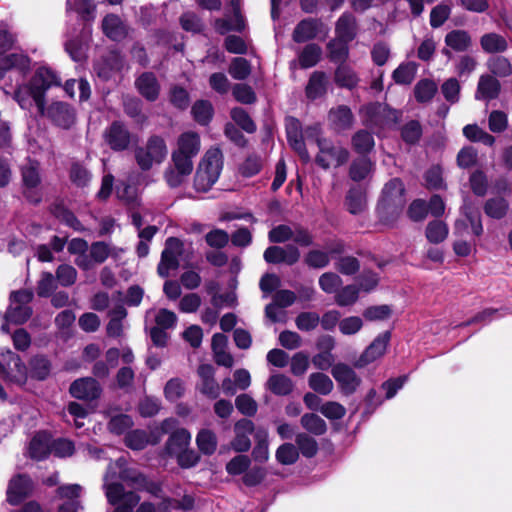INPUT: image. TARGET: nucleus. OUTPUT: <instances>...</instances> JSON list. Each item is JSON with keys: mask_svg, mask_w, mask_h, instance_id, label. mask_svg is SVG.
Listing matches in <instances>:
<instances>
[{"mask_svg": "<svg viewBox=\"0 0 512 512\" xmlns=\"http://www.w3.org/2000/svg\"><path fill=\"white\" fill-rule=\"evenodd\" d=\"M95 6L92 0H67V14L72 19L73 16L81 26V30L77 33V29L68 30L67 40L65 41V50L69 56L76 62L85 58L86 44L90 35V27L87 22L94 19Z\"/></svg>", "mask_w": 512, "mask_h": 512, "instance_id": "1", "label": "nucleus"}, {"mask_svg": "<svg viewBox=\"0 0 512 512\" xmlns=\"http://www.w3.org/2000/svg\"><path fill=\"white\" fill-rule=\"evenodd\" d=\"M223 169V154L220 148L211 147L199 162L194 178L196 192H208L218 181Z\"/></svg>", "mask_w": 512, "mask_h": 512, "instance_id": "2", "label": "nucleus"}, {"mask_svg": "<svg viewBox=\"0 0 512 512\" xmlns=\"http://www.w3.org/2000/svg\"><path fill=\"white\" fill-rule=\"evenodd\" d=\"M359 113L362 123L376 133L394 128L401 118L400 111L391 109L383 103L365 105Z\"/></svg>", "mask_w": 512, "mask_h": 512, "instance_id": "3", "label": "nucleus"}, {"mask_svg": "<svg viewBox=\"0 0 512 512\" xmlns=\"http://www.w3.org/2000/svg\"><path fill=\"white\" fill-rule=\"evenodd\" d=\"M30 85L32 86L35 105L40 114H43L47 90L51 87L60 86L61 79L50 67L41 66L35 71L30 81Z\"/></svg>", "mask_w": 512, "mask_h": 512, "instance_id": "4", "label": "nucleus"}, {"mask_svg": "<svg viewBox=\"0 0 512 512\" xmlns=\"http://www.w3.org/2000/svg\"><path fill=\"white\" fill-rule=\"evenodd\" d=\"M167 146L160 136H151L144 147L135 150V159L142 170H149L154 164H161L167 156Z\"/></svg>", "mask_w": 512, "mask_h": 512, "instance_id": "5", "label": "nucleus"}, {"mask_svg": "<svg viewBox=\"0 0 512 512\" xmlns=\"http://www.w3.org/2000/svg\"><path fill=\"white\" fill-rule=\"evenodd\" d=\"M348 158L349 152L343 146L335 144L330 139L319 141L315 162L321 168L329 169L342 166L347 162Z\"/></svg>", "mask_w": 512, "mask_h": 512, "instance_id": "6", "label": "nucleus"}, {"mask_svg": "<svg viewBox=\"0 0 512 512\" xmlns=\"http://www.w3.org/2000/svg\"><path fill=\"white\" fill-rule=\"evenodd\" d=\"M404 195L382 194L376 207V213L383 225L393 227L397 222L405 206Z\"/></svg>", "mask_w": 512, "mask_h": 512, "instance_id": "7", "label": "nucleus"}, {"mask_svg": "<svg viewBox=\"0 0 512 512\" xmlns=\"http://www.w3.org/2000/svg\"><path fill=\"white\" fill-rule=\"evenodd\" d=\"M34 488V481L29 474L17 473L8 482L6 501L11 506H18L32 496Z\"/></svg>", "mask_w": 512, "mask_h": 512, "instance_id": "8", "label": "nucleus"}, {"mask_svg": "<svg viewBox=\"0 0 512 512\" xmlns=\"http://www.w3.org/2000/svg\"><path fill=\"white\" fill-rule=\"evenodd\" d=\"M56 126L62 129H70L76 122L75 109L68 103L62 101L52 102L44 113Z\"/></svg>", "mask_w": 512, "mask_h": 512, "instance_id": "9", "label": "nucleus"}, {"mask_svg": "<svg viewBox=\"0 0 512 512\" xmlns=\"http://www.w3.org/2000/svg\"><path fill=\"white\" fill-rule=\"evenodd\" d=\"M391 335V331L389 330L380 333L355 361L354 366L356 368H364L382 357L389 345Z\"/></svg>", "mask_w": 512, "mask_h": 512, "instance_id": "10", "label": "nucleus"}, {"mask_svg": "<svg viewBox=\"0 0 512 512\" xmlns=\"http://www.w3.org/2000/svg\"><path fill=\"white\" fill-rule=\"evenodd\" d=\"M331 374L339 384L341 392L352 395L361 384V379L356 372L345 363H337L332 367Z\"/></svg>", "mask_w": 512, "mask_h": 512, "instance_id": "11", "label": "nucleus"}, {"mask_svg": "<svg viewBox=\"0 0 512 512\" xmlns=\"http://www.w3.org/2000/svg\"><path fill=\"white\" fill-rule=\"evenodd\" d=\"M69 393L76 399L93 401L100 398L102 394V387L95 378L84 377L71 383Z\"/></svg>", "mask_w": 512, "mask_h": 512, "instance_id": "12", "label": "nucleus"}, {"mask_svg": "<svg viewBox=\"0 0 512 512\" xmlns=\"http://www.w3.org/2000/svg\"><path fill=\"white\" fill-rule=\"evenodd\" d=\"M257 429L252 420L241 418L234 424L235 436L230 442L231 448L238 453H245L251 448L250 435H254Z\"/></svg>", "mask_w": 512, "mask_h": 512, "instance_id": "13", "label": "nucleus"}, {"mask_svg": "<svg viewBox=\"0 0 512 512\" xmlns=\"http://www.w3.org/2000/svg\"><path fill=\"white\" fill-rule=\"evenodd\" d=\"M285 127L290 146L298 153L304 162H308L310 155L303 140L304 131H302L300 121L294 117H287L285 119Z\"/></svg>", "mask_w": 512, "mask_h": 512, "instance_id": "14", "label": "nucleus"}, {"mask_svg": "<svg viewBox=\"0 0 512 512\" xmlns=\"http://www.w3.org/2000/svg\"><path fill=\"white\" fill-rule=\"evenodd\" d=\"M263 257L269 264L285 263L292 266L299 261L300 251L292 244L286 245L285 248L273 245L266 248Z\"/></svg>", "mask_w": 512, "mask_h": 512, "instance_id": "15", "label": "nucleus"}, {"mask_svg": "<svg viewBox=\"0 0 512 512\" xmlns=\"http://www.w3.org/2000/svg\"><path fill=\"white\" fill-rule=\"evenodd\" d=\"M105 140L111 149L125 150L130 143V133L126 127L118 121L113 122L105 131Z\"/></svg>", "mask_w": 512, "mask_h": 512, "instance_id": "16", "label": "nucleus"}, {"mask_svg": "<svg viewBox=\"0 0 512 512\" xmlns=\"http://www.w3.org/2000/svg\"><path fill=\"white\" fill-rule=\"evenodd\" d=\"M191 441V434L185 428H179L173 431L168 437L164 453L169 457H176L180 451H183Z\"/></svg>", "mask_w": 512, "mask_h": 512, "instance_id": "17", "label": "nucleus"}, {"mask_svg": "<svg viewBox=\"0 0 512 512\" xmlns=\"http://www.w3.org/2000/svg\"><path fill=\"white\" fill-rule=\"evenodd\" d=\"M11 69L25 73L30 69L29 57L23 53L5 54L0 52V79Z\"/></svg>", "mask_w": 512, "mask_h": 512, "instance_id": "18", "label": "nucleus"}, {"mask_svg": "<svg viewBox=\"0 0 512 512\" xmlns=\"http://www.w3.org/2000/svg\"><path fill=\"white\" fill-rule=\"evenodd\" d=\"M500 89V82L495 77L488 74L481 75L475 92V98L488 102L498 97Z\"/></svg>", "mask_w": 512, "mask_h": 512, "instance_id": "19", "label": "nucleus"}, {"mask_svg": "<svg viewBox=\"0 0 512 512\" xmlns=\"http://www.w3.org/2000/svg\"><path fill=\"white\" fill-rule=\"evenodd\" d=\"M51 369L52 363L44 354H36L28 361V375L33 380H46L51 373Z\"/></svg>", "mask_w": 512, "mask_h": 512, "instance_id": "20", "label": "nucleus"}, {"mask_svg": "<svg viewBox=\"0 0 512 512\" xmlns=\"http://www.w3.org/2000/svg\"><path fill=\"white\" fill-rule=\"evenodd\" d=\"M353 120L352 111L346 105L332 108L328 113L329 125L338 132L349 129L353 124Z\"/></svg>", "mask_w": 512, "mask_h": 512, "instance_id": "21", "label": "nucleus"}, {"mask_svg": "<svg viewBox=\"0 0 512 512\" xmlns=\"http://www.w3.org/2000/svg\"><path fill=\"white\" fill-rule=\"evenodd\" d=\"M103 33L113 41H120L128 34L127 25L121 18L114 14H108L102 21Z\"/></svg>", "mask_w": 512, "mask_h": 512, "instance_id": "22", "label": "nucleus"}, {"mask_svg": "<svg viewBox=\"0 0 512 512\" xmlns=\"http://www.w3.org/2000/svg\"><path fill=\"white\" fill-rule=\"evenodd\" d=\"M322 26V22L318 19H304L295 27L293 40L297 43H301L313 39L321 31Z\"/></svg>", "mask_w": 512, "mask_h": 512, "instance_id": "23", "label": "nucleus"}, {"mask_svg": "<svg viewBox=\"0 0 512 512\" xmlns=\"http://www.w3.org/2000/svg\"><path fill=\"white\" fill-rule=\"evenodd\" d=\"M135 84L139 93L148 101H155L157 99L160 86L153 73L145 72L141 74Z\"/></svg>", "mask_w": 512, "mask_h": 512, "instance_id": "24", "label": "nucleus"}, {"mask_svg": "<svg viewBox=\"0 0 512 512\" xmlns=\"http://www.w3.org/2000/svg\"><path fill=\"white\" fill-rule=\"evenodd\" d=\"M123 67V59L116 51H110L107 58L103 61H97L94 64V70L99 77L108 79L112 72L118 71Z\"/></svg>", "mask_w": 512, "mask_h": 512, "instance_id": "25", "label": "nucleus"}, {"mask_svg": "<svg viewBox=\"0 0 512 512\" xmlns=\"http://www.w3.org/2000/svg\"><path fill=\"white\" fill-rule=\"evenodd\" d=\"M201 141L198 133L187 131L182 133L177 140V149L182 154L195 157L200 151Z\"/></svg>", "mask_w": 512, "mask_h": 512, "instance_id": "26", "label": "nucleus"}, {"mask_svg": "<svg viewBox=\"0 0 512 512\" xmlns=\"http://www.w3.org/2000/svg\"><path fill=\"white\" fill-rule=\"evenodd\" d=\"M49 211L55 218L70 228H73L76 231H80L82 229L81 222L75 214L63 204V202L56 201L52 203L49 207Z\"/></svg>", "mask_w": 512, "mask_h": 512, "instance_id": "27", "label": "nucleus"}, {"mask_svg": "<svg viewBox=\"0 0 512 512\" xmlns=\"http://www.w3.org/2000/svg\"><path fill=\"white\" fill-rule=\"evenodd\" d=\"M255 446L252 450V458L256 462L264 463L268 460V432L265 428L259 427L254 433Z\"/></svg>", "mask_w": 512, "mask_h": 512, "instance_id": "28", "label": "nucleus"}, {"mask_svg": "<svg viewBox=\"0 0 512 512\" xmlns=\"http://www.w3.org/2000/svg\"><path fill=\"white\" fill-rule=\"evenodd\" d=\"M445 44L451 50L464 52L472 44L471 36L464 30H452L445 36Z\"/></svg>", "mask_w": 512, "mask_h": 512, "instance_id": "29", "label": "nucleus"}, {"mask_svg": "<svg viewBox=\"0 0 512 512\" xmlns=\"http://www.w3.org/2000/svg\"><path fill=\"white\" fill-rule=\"evenodd\" d=\"M337 39L351 41L356 35V21L352 14L344 13L336 23Z\"/></svg>", "mask_w": 512, "mask_h": 512, "instance_id": "30", "label": "nucleus"}, {"mask_svg": "<svg viewBox=\"0 0 512 512\" xmlns=\"http://www.w3.org/2000/svg\"><path fill=\"white\" fill-rule=\"evenodd\" d=\"M373 170V163L367 157L355 159L349 169V177L354 182L366 180Z\"/></svg>", "mask_w": 512, "mask_h": 512, "instance_id": "31", "label": "nucleus"}, {"mask_svg": "<svg viewBox=\"0 0 512 512\" xmlns=\"http://www.w3.org/2000/svg\"><path fill=\"white\" fill-rule=\"evenodd\" d=\"M267 386L277 396H287L294 388L292 380L284 374L271 375L267 381Z\"/></svg>", "mask_w": 512, "mask_h": 512, "instance_id": "32", "label": "nucleus"}, {"mask_svg": "<svg viewBox=\"0 0 512 512\" xmlns=\"http://www.w3.org/2000/svg\"><path fill=\"white\" fill-rule=\"evenodd\" d=\"M196 444L202 454L211 456L217 449V436L210 429H201L196 436Z\"/></svg>", "mask_w": 512, "mask_h": 512, "instance_id": "33", "label": "nucleus"}, {"mask_svg": "<svg viewBox=\"0 0 512 512\" xmlns=\"http://www.w3.org/2000/svg\"><path fill=\"white\" fill-rule=\"evenodd\" d=\"M301 426L308 433L315 436H322L327 432L326 422L315 413H305L300 419Z\"/></svg>", "mask_w": 512, "mask_h": 512, "instance_id": "34", "label": "nucleus"}, {"mask_svg": "<svg viewBox=\"0 0 512 512\" xmlns=\"http://www.w3.org/2000/svg\"><path fill=\"white\" fill-rule=\"evenodd\" d=\"M448 226L441 220L430 221L425 229V236L432 244L443 242L448 236Z\"/></svg>", "mask_w": 512, "mask_h": 512, "instance_id": "35", "label": "nucleus"}, {"mask_svg": "<svg viewBox=\"0 0 512 512\" xmlns=\"http://www.w3.org/2000/svg\"><path fill=\"white\" fill-rule=\"evenodd\" d=\"M296 447L305 458H313L317 455L319 447L317 441L307 433H298L295 437Z\"/></svg>", "mask_w": 512, "mask_h": 512, "instance_id": "36", "label": "nucleus"}, {"mask_svg": "<svg viewBox=\"0 0 512 512\" xmlns=\"http://www.w3.org/2000/svg\"><path fill=\"white\" fill-rule=\"evenodd\" d=\"M326 76L322 72H314L306 86V95L309 99H317L326 92Z\"/></svg>", "mask_w": 512, "mask_h": 512, "instance_id": "37", "label": "nucleus"}, {"mask_svg": "<svg viewBox=\"0 0 512 512\" xmlns=\"http://www.w3.org/2000/svg\"><path fill=\"white\" fill-rule=\"evenodd\" d=\"M509 209L508 202L501 196L488 199L484 205V212L493 219H502Z\"/></svg>", "mask_w": 512, "mask_h": 512, "instance_id": "38", "label": "nucleus"}, {"mask_svg": "<svg viewBox=\"0 0 512 512\" xmlns=\"http://www.w3.org/2000/svg\"><path fill=\"white\" fill-rule=\"evenodd\" d=\"M482 49L487 53L503 52L507 49V41L496 33L484 34L480 39Z\"/></svg>", "mask_w": 512, "mask_h": 512, "instance_id": "39", "label": "nucleus"}, {"mask_svg": "<svg viewBox=\"0 0 512 512\" xmlns=\"http://www.w3.org/2000/svg\"><path fill=\"white\" fill-rule=\"evenodd\" d=\"M418 65L415 62H406L400 64L393 72V79L397 84H410L417 73Z\"/></svg>", "mask_w": 512, "mask_h": 512, "instance_id": "40", "label": "nucleus"}, {"mask_svg": "<svg viewBox=\"0 0 512 512\" xmlns=\"http://www.w3.org/2000/svg\"><path fill=\"white\" fill-rule=\"evenodd\" d=\"M309 387L318 394L328 395L333 390V382L322 372L312 373L308 380Z\"/></svg>", "mask_w": 512, "mask_h": 512, "instance_id": "41", "label": "nucleus"}, {"mask_svg": "<svg viewBox=\"0 0 512 512\" xmlns=\"http://www.w3.org/2000/svg\"><path fill=\"white\" fill-rule=\"evenodd\" d=\"M359 299V288L355 284H349L337 290L335 302L340 307L352 306Z\"/></svg>", "mask_w": 512, "mask_h": 512, "instance_id": "42", "label": "nucleus"}, {"mask_svg": "<svg viewBox=\"0 0 512 512\" xmlns=\"http://www.w3.org/2000/svg\"><path fill=\"white\" fill-rule=\"evenodd\" d=\"M124 443L131 450L141 451L149 444V438L146 431L135 429L126 433Z\"/></svg>", "mask_w": 512, "mask_h": 512, "instance_id": "43", "label": "nucleus"}, {"mask_svg": "<svg viewBox=\"0 0 512 512\" xmlns=\"http://www.w3.org/2000/svg\"><path fill=\"white\" fill-rule=\"evenodd\" d=\"M322 50L316 44L306 45L299 54V64L302 68L307 69L315 66L321 58Z\"/></svg>", "mask_w": 512, "mask_h": 512, "instance_id": "44", "label": "nucleus"}, {"mask_svg": "<svg viewBox=\"0 0 512 512\" xmlns=\"http://www.w3.org/2000/svg\"><path fill=\"white\" fill-rule=\"evenodd\" d=\"M179 265L178 255L169 250H163L157 266V273L160 277L167 278L170 270L178 269Z\"/></svg>", "mask_w": 512, "mask_h": 512, "instance_id": "45", "label": "nucleus"}, {"mask_svg": "<svg viewBox=\"0 0 512 512\" xmlns=\"http://www.w3.org/2000/svg\"><path fill=\"white\" fill-rule=\"evenodd\" d=\"M276 460L282 465H292L299 459V451L292 443H284L276 450Z\"/></svg>", "mask_w": 512, "mask_h": 512, "instance_id": "46", "label": "nucleus"}, {"mask_svg": "<svg viewBox=\"0 0 512 512\" xmlns=\"http://www.w3.org/2000/svg\"><path fill=\"white\" fill-rule=\"evenodd\" d=\"M437 91V85L435 82L429 79L420 80L415 88L414 94L418 102L424 103L429 102L434 97Z\"/></svg>", "mask_w": 512, "mask_h": 512, "instance_id": "47", "label": "nucleus"}, {"mask_svg": "<svg viewBox=\"0 0 512 512\" xmlns=\"http://www.w3.org/2000/svg\"><path fill=\"white\" fill-rule=\"evenodd\" d=\"M245 27L244 19L240 14V11L235 10L234 19H217L215 21V29L220 34H225L231 30L242 31Z\"/></svg>", "mask_w": 512, "mask_h": 512, "instance_id": "48", "label": "nucleus"}, {"mask_svg": "<svg viewBox=\"0 0 512 512\" xmlns=\"http://www.w3.org/2000/svg\"><path fill=\"white\" fill-rule=\"evenodd\" d=\"M57 288L54 276L51 272L44 271L37 282L36 294L40 298L50 297Z\"/></svg>", "mask_w": 512, "mask_h": 512, "instance_id": "49", "label": "nucleus"}, {"mask_svg": "<svg viewBox=\"0 0 512 512\" xmlns=\"http://www.w3.org/2000/svg\"><path fill=\"white\" fill-rule=\"evenodd\" d=\"M490 72L498 77H507L512 73V66L509 60L502 56L491 57L487 62Z\"/></svg>", "mask_w": 512, "mask_h": 512, "instance_id": "50", "label": "nucleus"}, {"mask_svg": "<svg viewBox=\"0 0 512 512\" xmlns=\"http://www.w3.org/2000/svg\"><path fill=\"white\" fill-rule=\"evenodd\" d=\"M194 120L201 125H206L212 118L213 108L209 101L199 100L192 106Z\"/></svg>", "mask_w": 512, "mask_h": 512, "instance_id": "51", "label": "nucleus"}, {"mask_svg": "<svg viewBox=\"0 0 512 512\" xmlns=\"http://www.w3.org/2000/svg\"><path fill=\"white\" fill-rule=\"evenodd\" d=\"M352 145L356 152L366 154L374 147L373 136L365 130H360L354 134Z\"/></svg>", "mask_w": 512, "mask_h": 512, "instance_id": "52", "label": "nucleus"}, {"mask_svg": "<svg viewBox=\"0 0 512 512\" xmlns=\"http://www.w3.org/2000/svg\"><path fill=\"white\" fill-rule=\"evenodd\" d=\"M251 460L247 455H237L226 463L225 469L228 475L238 476L245 474L246 470L249 469Z\"/></svg>", "mask_w": 512, "mask_h": 512, "instance_id": "53", "label": "nucleus"}, {"mask_svg": "<svg viewBox=\"0 0 512 512\" xmlns=\"http://www.w3.org/2000/svg\"><path fill=\"white\" fill-rule=\"evenodd\" d=\"M335 81L342 87L352 89L357 85L358 77L351 68L340 65L335 72Z\"/></svg>", "mask_w": 512, "mask_h": 512, "instance_id": "54", "label": "nucleus"}, {"mask_svg": "<svg viewBox=\"0 0 512 512\" xmlns=\"http://www.w3.org/2000/svg\"><path fill=\"white\" fill-rule=\"evenodd\" d=\"M132 417L128 414L113 416L108 422V430L115 435H122L133 426Z\"/></svg>", "mask_w": 512, "mask_h": 512, "instance_id": "55", "label": "nucleus"}, {"mask_svg": "<svg viewBox=\"0 0 512 512\" xmlns=\"http://www.w3.org/2000/svg\"><path fill=\"white\" fill-rule=\"evenodd\" d=\"M22 178L26 187L35 188L40 183L39 163L29 160L22 167Z\"/></svg>", "mask_w": 512, "mask_h": 512, "instance_id": "56", "label": "nucleus"}, {"mask_svg": "<svg viewBox=\"0 0 512 512\" xmlns=\"http://www.w3.org/2000/svg\"><path fill=\"white\" fill-rule=\"evenodd\" d=\"M235 407L242 415L246 417H253L258 410L257 402L246 393L240 394L235 399Z\"/></svg>", "mask_w": 512, "mask_h": 512, "instance_id": "57", "label": "nucleus"}, {"mask_svg": "<svg viewBox=\"0 0 512 512\" xmlns=\"http://www.w3.org/2000/svg\"><path fill=\"white\" fill-rule=\"evenodd\" d=\"M51 449L46 441L38 436H34L30 441L29 454L30 457L37 461H43L49 457Z\"/></svg>", "mask_w": 512, "mask_h": 512, "instance_id": "58", "label": "nucleus"}, {"mask_svg": "<svg viewBox=\"0 0 512 512\" xmlns=\"http://www.w3.org/2000/svg\"><path fill=\"white\" fill-rule=\"evenodd\" d=\"M32 308L29 306L17 305L11 307L6 312V319L13 324L22 325L32 316Z\"/></svg>", "mask_w": 512, "mask_h": 512, "instance_id": "59", "label": "nucleus"}, {"mask_svg": "<svg viewBox=\"0 0 512 512\" xmlns=\"http://www.w3.org/2000/svg\"><path fill=\"white\" fill-rule=\"evenodd\" d=\"M391 315V306L387 304L369 306L363 311V317L367 321H383L389 319Z\"/></svg>", "mask_w": 512, "mask_h": 512, "instance_id": "60", "label": "nucleus"}, {"mask_svg": "<svg viewBox=\"0 0 512 512\" xmlns=\"http://www.w3.org/2000/svg\"><path fill=\"white\" fill-rule=\"evenodd\" d=\"M488 128L492 133H502L508 128V116L504 111L493 110L488 116Z\"/></svg>", "mask_w": 512, "mask_h": 512, "instance_id": "61", "label": "nucleus"}, {"mask_svg": "<svg viewBox=\"0 0 512 512\" xmlns=\"http://www.w3.org/2000/svg\"><path fill=\"white\" fill-rule=\"evenodd\" d=\"M343 281L334 272H325L319 277V286L327 294L336 293Z\"/></svg>", "mask_w": 512, "mask_h": 512, "instance_id": "62", "label": "nucleus"}, {"mask_svg": "<svg viewBox=\"0 0 512 512\" xmlns=\"http://www.w3.org/2000/svg\"><path fill=\"white\" fill-rule=\"evenodd\" d=\"M335 268L343 275H355L360 270V261L354 256L340 257L335 263Z\"/></svg>", "mask_w": 512, "mask_h": 512, "instance_id": "63", "label": "nucleus"}, {"mask_svg": "<svg viewBox=\"0 0 512 512\" xmlns=\"http://www.w3.org/2000/svg\"><path fill=\"white\" fill-rule=\"evenodd\" d=\"M267 476V471L264 467L254 466L249 467L245 474L242 476V482L247 487H255L260 485Z\"/></svg>", "mask_w": 512, "mask_h": 512, "instance_id": "64", "label": "nucleus"}]
</instances>
